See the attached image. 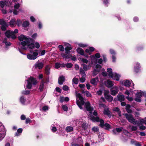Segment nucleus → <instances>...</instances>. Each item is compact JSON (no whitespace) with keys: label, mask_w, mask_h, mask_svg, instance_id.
<instances>
[{"label":"nucleus","mask_w":146,"mask_h":146,"mask_svg":"<svg viewBox=\"0 0 146 146\" xmlns=\"http://www.w3.org/2000/svg\"><path fill=\"white\" fill-rule=\"evenodd\" d=\"M84 107L90 113L89 117L90 119L93 121H99L100 123V126L106 129H108L110 128V126L109 124L106 123L104 124V122L103 120L100 119L98 117H95L93 115L91 114L92 113V111L94 110V108L93 107L90 106V103L89 102H86L84 104Z\"/></svg>","instance_id":"obj_1"},{"label":"nucleus","mask_w":146,"mask_h":146,"mask_svg":"<svg viewBox=\"0 0 146 146\" xmlns=\"http://www.w3.org/2000/svg\"><path fill=\"white\" fill-rule=\"evenodd\" d=\"M18 38L19 40L22 41L19 44V46L22 50H25L28 48L32 49L34 48L35 45L32 43V39L30 38H27L24 35H21Z\"/></svg>","instance_id":"obj_2"},{"label":"nucleus","mask_w":146,"mask_h":146,"mask_svg":"<svg viewBox=\"0 0 146 146\" xmlns=\"http://www.w3.org/2000/svg\"><path fill=\"white\" fill-rule=\"evenodd\" d=\"M26 82L24 85L25 89H30L33 86L37 84L35 79L32 77H30L26 81Z\"/></svg>","instance_id":"obj_3"},{"label":"nucleus","mask_w":146,"mask_h":146,"mask_svg":"<svg viewBox=\"0 0 146 146\" xmlns=\"http://www.w3.org/2000/svg\"><path fill=\"white\" fill-rule=\"evenodd\" d=\"M76 103L80 109H82V106L84 105V102L83 98L79 93H76Z\"/></svg>","instance_id":"obj_4"},{"label":"nucleus","mask_w":146,"mask_h":146,"mask_svg":"<svg viewBox=\"0 0 146 146\" xmlns=\"http://www.w3.org/2000/svg\"><path fill=\"white\" fill-rule=\"evenodd\" d=\"M38 50H36L32 52L30 51V53L28 54L27 55V58L29 60H34L37 58V56L38 55Z\"/></svg>","instance_id":"obj_5"},{"label":"nucleus","mask_w":146,"mask_h":146,"mask_svg":"<svg viewBox=\"0 0 146 146\" xmlns=\"http://www.w3.org/2000/svg\"><path fill=\"white\" fill-rule=\"evenodd\" d=\"M125 116L127 120L130 123H132L134 125H136L137 123V121L133 117V115L131 114L125 113Z\"/></svg>","instance_id":"obj_6"},{"label":"nucleus","mask_w":146,"mask_h":146,"mask_svg":"<svg viewBox=\"0 0 146 146\" xmlns=\"http://www.w3.org/2000/svg\"><path fill=\"white\" fill-rule=\"evenodd\" d=\"M6 130L1 123H0V141H1L5 137Z\"/></svg>","instance_id":"obj_7"},{"label":"nucleus","mask_w":146,"mask_h":146,"mask_svg":"<svg viewBox=\"0 0 146 146\" xmlns=\"http://www.w3.org/2000/svg\"><path fill=\"white\" fill-rule=\"evenodd\" d=\"M100 55L99 53H96L94 55L90 56V58L92 64H96L98 62L97 59L100 58Z\"/></svg>","instance_id":"obj_8"},{"label":"nucleus","mask_w":146,"mask_h":146,"mask_svg":"<svg viewBox=\"0 0 146 146\" xmlns=\"http://www.w3.org/2000/svg\"><path fill=\"white\" fill-rule=\"evenodd\" d=\"M102 66L98 64H97L96 66V68L93 70L92 75L93 76H95L97 75L99 72Z\"/></svg>","instance_id":"obj_9"},{"label":"nucleus","mask_w":146,"mask_h":146,"mask_svg":"<svg viewBox=\"0 0 146 146\" xmlns=\"http://www.w3.org/2000/svg\"><path fill=\"white\" fill-rule=\"evenodd\" d=\"M5 35L8 38L15 39L16 37L12 31H8L5 33Z\"/></svg>","instance_id":"obj_10"},{"label":"nucleus","mask_w":146,"mask_h":146,"mask_svg":"<svg viewBox=\"0 0 146 146\" xmlns=\"http://www.w3.org/2000/svg\"><path fill=\"white\" fill-rule=\"evenodd\" d=\"M141 70V66L139 63L136 62L134 64V70L135 72L138 73Z\"/></svg>","instance_id":"obj_11"},{"label":"nucleus","mask_w":146,"mask_h":146,"mask_svg":"<svg viewBox=\"0 0 146 146\" xmlns=\"http://www.w3.org/2000/svg\"><path fill=\"white\" fill-rule=\"evenodd\" d=\"M118 92V88L116 86H113L110 90V94L113 96L115 95Z\"/></svg>","instance_id":"obj_12"},{"label":"nucleus","mask_w":146,"mask_h":146,"mask_svg":"<svg viewBox=\"0 0 146 146\" xmlns=\"http://www.w3.org/2000/svg\"><path fill=\"white\" fill-rule=\"evenodd\" d=\"M43 66L44 63L43 62H38L35 64L34 67L36 69H41L43 67Z\"/></svg>","instance_id":"obj_13"},{"label":"nucleus","mask_w":146,"mask_h":146,"mask_svg":"<svg viewBox=\"0 0 146 146\" xmlns=\"http://www.w3.org/2000/svg\"><path fill=\"white\" fill-rule=\"evenodd\" d=\"M1 24L2 25L1 29L2 30L5 31L6 30V28L7 27V24L3 19L0 20Z\"/></svg>","instance_id":"obj_14"},{"label":"nucleus","mask_w":146,"mask_h":146,"mask_svg":"<svg viewBox=\"0 0 146 146\" xmlns=\"http://www.w3.org/2000/svg\"><path fill=\"white\" fill-rule=\"evenodd\" d=\"M120 77V76L119 74L116 73H113L112 75L110 76L113 79L117 81L119 80V78Z\"/></svg>","instance_id":"obj_15"},{"label":"nucleus","mask_w":146,"mask_h":146,"mask_svg":"<svg viewBox=\"0 0 146 146\" xmlns=\"http://www.w3.org/2000/svg\"><path fill=\"white\" fill-rule=\"evenodd\" d=\"M69 52H70L65 51V53H62L61 55L64 58H68L72 56V55L70 54Z\"/></svg>","instance_id":"obj_16"},{"label":"nucleus","mask_w":146,"mask_h":146,"mask_svg":"<svg viewBox=\"0 0 146 146\" xmlns=\"http://www.w3.org/2000/svg\"><path fill=\"white\" fill-rule=\"evenodd\" d=\"M64 44L66 47L65 48V51L69 52V51L71 50L72 48V46L69 43L64 42Z\"/></svg>","instance_id":"obj_17"},{"label":"nucleus","mask_w":146,"mask_h":146,"mask_svg":"<svg viewBox=\"0 0 146 146\" xmlns=\"http://www.w3.org/2000/svg\"><path fill=\"white\" fill-rule=\"evenodd\" d=\"M132 83L133 85V82L131 81H130L128 80H126L123 81L122 84L125 86L128 87L130 86V85Z\"/></svg>","instance_id":"obj_18"},{"label":"nucleus","mask_w":146,"mask_h":146,"mask_svg":"<svg viewBox=\"0 0 146 146\" xmlns=\"http://www.w3.org/2000/svg\"><path fill=\"white\" fill-rule=\"evenodd\" d=\"M146 121L145 119V117L144 118H140L139 119V121H137V123L136 124L138 126H140V125H142L143 124H145L146 125Z\"/></svg>","instance_id":"obj_19"},{"label":"nucleus","mask_w":146,"mask_h":146,"mask_svg":"<svg viewBox=\"0 0 146 146\" xmlns=\"http://www.w3.org/2000/svg\"><path fill=\"white\" fill-rule=\"evenodd\" d=\"M99 82L98 78V77L92 79L90 80V83L96 86Z\"/></svg>","instance_id":"obj_20"},{"label":"nucleus","mask_w":146,"mask_h":146,"mask_svg":"<svg viewBox=\"0 0 146 146\" xmlns=\"http://www.w3.org/2000/svg\"><path fill=\"white\" fill-rule=\"evenodd\" d=\"M106 86L108 88H111L113 86V82L110 80H108L105 83Z\"/></svg>","instance_id":"obj_21"},{"label":"nucleus","mask_w":146,"mask_h":146,"mask_svg":"<svg viewBox=\"0 0 146 146\" xmlns=\"http://www.w3.org/2000/svg\"><path fill=\"white\" fill-rule=\"evenodd\" d=\"M20 5L19 3L16 4L14 5L15 9L13 10V14L15 15H17L19 13V11H17L16 9H18Z\"/></svg>","instance_id":"obj_22"},{"label":"nucleus","mask_w":146,"mask_h":146,"mask_svg":"<svg viewBox=\"0 0 146 146\" xmlns=\"http://www.w3.org/2000/svg\"><path fill=\"white\" fill-rule=\"evenodd\" d=\"M79 123L81 125L82 128L83 129H86L87 128V126L86 123L83 121L82 119H81L80 120Z\"/></svg>","instance_id":"obj_23"},{"label":"nucleus","mask_w":146,"mask_h":146,"mask_svg":"<svg viewBox=\"0 0 146 146\" xmlns=\"http://www.w3.org/2000/svg\"><path fill=\"white\" fill-rule=\"evenodd\" d=\"M76 51L78 54H80L82 56H86L85 55H84V51L83 50V49H82L81 48L79 47H78L76 49Z\"/></svg>","instance_id":"obj_24"},{"label":"nucleus","mask_w":146,"mask_h":146,"mask_svg":"<svg viewBox=\"0 0 146 146\" xmlns=\"http://www.w3.org/2000/svg\"><path fill=\"white\" fill-rule=\"evenodd\" d=\"M143 95L145 96H146V92H143L141 91H140L137 92L135 94L136 96H137L138 97H140L141 98Z\"/></svg>","instance_id":"obj_25"},{"label":"nucleus","mask_w":146,"mask_h":146,"mask_svg":"<svg viewBox=\"0 0 146 146\" xmlns=\"http://www.w3.org/2000/svg\"><path fill=\"white\" fill-rule=\"evenodd\" d=\"M65 77L63 76H60L58 78V82L60 85L62 84L65 81Z\"/></svg>","instance_id":"obj_26"},{"label":"nucleus","mask_w":146,"mask_h":146,"mask_svg":"<svg viewBox=\"0 0 146 146\" xmlns=\"http://www.w3.org/2000/svg\"><path fill=\"white\" fill-rule=\"evenodd\" d=\"M104 114L107 115L108 116L110 117L111 116L110 112L108 110V108L107 107H106L104 108Z\"/></svg>","instance_id":"obj_27"},{"label":"nucleus","mask_w":146,"mask_h":146,"mask_svg":"<svg viewBox=\"0 0 146 146\" xmlns=\"http://www.w3.org/2000/svg\"><path fill=\"white\" fill-rule=\"evenodd\" d=\"M118 100L120 102L123 101L125 99L124 96L121 94L119 93L117 96Z\"/></svg>","instance_id":"obj_28"},{"label":"nucleus","mask_w":146,"mask_h":146,"mask_svg":"<svg viewBox=\"0 0 146 146\" xmlns=\"http://www.w3.org/2000/svg\"><path fill=\"white\" fill-rule=\"evenodd\" d=\"M95 50V48L93 47H91L89 48L86 49L85 50V52L87 53H88L90 55L91 54L92 52Z\"/></svg>","instance_id":"obj_29"},{"label":"nucleus","mask_w":146,"mask_h":146,"mask_svg":"<svg viewBox=\"0 0 146 146\" xmlns=\"http://www.w3.org/2000/svg\"><path fill=\"white\" fill-rule=\"evenodd\" d=\"M8 4L7 1H0V6L2 8L5 7Z\"/></svg>","instance_id":"obj_30"},{"label":"nucleus","mask_w":146,"mask_h":146,"mask_svg":"<svg viewBox=\"0 0 146 146\" xmlns=\"http://www.w3.org/2000/svg\"><path fill=\"white\" fill-rule=\"evenodd\" d=\"M131 106L127 104L126 106V110L127 112L129 113H131L132 112V110L130 109Z\"/></svg>","instance_id":"obj_31"},{"label":"nucleus","mask_w":146,"mask_h":146,"mask_svg":"<svg viewBox=\"0 0 146 146\" xmlns=\"http://www.w3.org/2000/svg\"><path fill=\"white\" fill-rule=\"evenodd\" d=\"M50 67L49 66H47L45 68V73L47 75H49L50 73Z\"/></svg>","instance_id":"obj_32"},{"label":"nucleus","mask_w":146,"mask_h":146,"mask_svg":"<svg viewBox=\"0 0 146 146\" xmlns=\"http://www.w3.org/2000/svg\"><path fill=\"white\" fill-rule=\"evenodd\" d=\"M44 83H45L44 81L42 80L39 89L40 91H42L43 90L44 86Z\"/></svg>","instance_id":"obj_33"},{"label":"nucleus","mask_w":146,"mask_h":146,"mask_svg":"<svg viewBox=\"0 0 146 146\" xmlns=\"http://www.w3.org/2000/svg\"><path fill=\"white\" fill-rule=\"evenodd\" d=\"M106 99L109 102H111L113 100V97L110 95L105 97Z\"/></svg>","instance_id":"obj_34"},{"label":"nucleus","mask_w":146,"mask_h":146,"mask_svg":"<svg viewBox=\"0 0 146 146\" xmlns=\"http://www.w3.org/2000/svg\"><path fill=\"white\" fill-rule=\"evenodd\" d=\"M123 129V128L121 127L120 128H116L115 129L113 130V131L114 134H115L116 133L115 132L116 131L117 132H120Z\"/></svg>","instance_id":"obj_35"},{"label":"nucleus","mask_w":146,"mask_h":146,"mask_svg":"<svg viewBox=\"0 0 146 146\" xmlns=\"http://www.w3.org/2000/svg\"><path fill=\"white\" fill-rule=\"evenodd\" d=\"M78 60L79 61L86 64L88 62V60L84 58H80L78 59Z\"/></svg>","instance_id":"obj_36"},{"label":"nucleus","mask_w":146,"mask_h":146,"mask_svg":"<svg viewBox=\"0 0 146 146\" xmlns=\"http://www.w3.org/2000/svg\"><path fill=\"white\" fill-rule=\"evenodd\" d=\"M16 24V21L15 19H12L10 22V25L11 27H13Z\"/></svg>","instance_id":"obj_37"},{"label":"nucleus","mask_w":146,"mask_h":146,"mask_svg":"<svg viewBox=\"0 0 146 146\" xmlns=\"http://www.w3.org/2000/svg\"><path fill=\"white\" fill-rule=\"evenodd\" d=\"M82 66L83 68L86 70H89L90 68V66L89 65H87L84 64H82Z\"/></svg>","instance_id":"obj_38"},{"label":"nucleus","mask_w":146,"mask_h":146,"mask_svg":"<svg viewBox=\"0 0 146 146\" xmlns=\"http://www.w3.org/2000/svg\"><path fill=\"white\" fill-rule=\"evenodd\" d=\"M131 143L133 144H134L136 146H141V144L139 142H137L133 140H131Z\"/></svg>","instance_id":"obj_39"},{"label":"nucleus","mask_w":146,"mask_h":146,"mask_svg":"<svg viewBox=\"0 0 146 146\" xmlns=\"http://www.w3.org/2000/svg\"><path fill=\"white\" fill-rule=\"evenodd\" d=\"M66 130L68 132H71L73 131V128L72 127L68 126L66 128Z\"/></svg>","instance_id":"obj_40"},{"label":"nucleus","mask_w":146,"mask_h":146,"mask_svg":"<svg viewBox=\"0 0 146 146\" xmlns=\"http://www.w3.org/2000/svg\"><path fill=\"white\" fill-rule=\"evenodd\" d=\"M23 129L21 128L19 129L17 131V132L15 134V136H19L20 135V134L21 133Z\"/></svg>","instance_id":"obj_41"},{"label":"nucleus","mask_w":146,"mask_h":146,"mask_svg":"<svg viewBox=\"0 0 146 146\" xmlns=\"http://www.w3.org/2000/svg\"><path fill=\"white\" fill-rule=\"evenodd\" d=\"M29 25V23L28 21H25L23 23L22 25L24 27H27Z\"/></svg>","instance_id":"obj_42"},{"label":"nucleus","mask_w":146,"mask_h":146,"mask_svg":"<svg viewBox=\"0 0 146 146\" xmlns=\"http://www.w3.org/2000/svg\"><path fill=\"white\" fill-rule=\"evenodd\" d=\"M107 72L109 73V76L110 77L113 73L112 72V70L111 68H108L107 69Z\"/></svg>","instance_id":"obj_43"},{"label":"nucleus","mask_w":146,"mask_h":146,"mask_svg":"<svg viewBox=\"0 0 146 146\" xmlns=\"http://www.w3.org/2000/svg\"><path fill=\"white\" fill-rule=\"evenodd\" d=\"M20 102L23 104H25L26 99L23 97H21L20 99Z\"/></svg>","instance_id":"obj_44"},{"label":"nucleus","mask_w":146,"mask_h":146,"mask_svg":"<svg viewBox=\"0 0 146 146\" xmlns=\"http://www.w3.org/2000/svg\"><path fill=\"white\" fill-rule=\"evenodd\" d=\"M77 44L80 47L82 48H84L87 47V44H84L82 43H77Z\"/></svg>","instance_id":"obj_45"},{"label":"nucleus","mask_w":146,"mask_h":146,"mask_svg":"<svg viewBox=\"0 0 146 146\" xmlns=\"http://www.w3.org/2000/svg\"><path fill=\"white\" fill-rule=\"evenodd\" d=\"M22 93L25 95H28L30 93V92L29 90H25L23 91L22 92Z\"/></svg>","instance_id":"obj_46"},{"label":"nucleus","mask_w":146,"mask_h":146,"mask_svg":"<svg viewBox=\"0 0 146 146\" xmlns=\"http://www.w3.org/2000/svg\"><path fill=\"white\" fill-rule=\"evenodd\" d=\"M80 73L81 74L82 77H84L85 76L86 74L84 71L82 69H80Z\"/></svg>","instance_id":"obj_47"},{"label":"nucleus","mask_w":146,"mask_h":146,"mask_svg":"<svg viewBox=\"0 0 146 146\" xmlns=\"http://www.w3.org/2000/svg\"><path fill=\"white\" fill-rule=\"evenodd\" d=\"M78 79L74 77L72 80V82L74 84H77L78 83Z\"/></svg>","instance_id":"obj_48"},{"label":"nucleus","mask_w":146,"mask_h":146,"mask_svg":"<svg viewBox=\"0 0 146 146\" xmlns=\"http://www.w3.org/2000/svg\"><path fill=\"white\" fill-rule=\"evenodd\" d=\"M131 127V129L132 131H135L137 129V127L136 125H133Z\"/></svg>","instance_id":"obj_49"},{"label":"nucleus","mask_w":146,"mask_h":146,"mask_svg":"<svg viewBox=\"0 0 146 146\" xmlns=\"http://www.w3.org/2000/svg\"><path fill=\"white\" fill-rule=\"evenodd\" d=\"M110 52L111 54L113 55H115L116 54V52L113 49H111L110 50Z\"/></svg>","instance_id":"obj_50"},{"label":"nucleus","mask_w":146,"mask_h":146,"mask_svg":"<svg viewBox=\"0 0 146 146\" xmlns=\"http://www.w3.org/2000/svg\"><path fill=\"white\" fill-rule=\"evenodd\" d=\"M49 109V107L47 106H44L42 108V110L44 111H46L48 110Z\"/></svg>","instance_id":"obj_51"},{"label":"nucleus","mask_w":146,"mask_h":146,"mask_svg":"<svg viewBox=\"0 0 146 146\" xmlns=\"http://www.w3.org/2000/svg\"><path fill=\"white\" fill-rule=\"evenodd\" d=\"M141 97H138L136 96V97L135 99V100L138 102H140L141 101V99H140Z\"/></svg>","instance_id":"obj_52"},{"label":"nucleus","mask_w":146,"mask_h":146,"mask_svg":"<svg viewBox=\"0 0 146 146\" xmlns=\"http://www.w3.org/2000/svg\"><path fill=\"white\" fill-rule=\"evenodd\" d=\"M58 47L60 50L62 51H63L64 50V48L63 46L62 45H59Z\"/></svg>","instance_id":"obj_53"},{"label":"nucleus","mask_w":146,"mask_h":146,"mask_svg":"<svg viewBox=\"0 0 146 146\" xmlns=\"http://www.w3.org/2000/svg\"><path fill=\"white\" fill-rule=\"evenodd\" d=\"M62 108L65 111H67L68 109L67 106L65 105H63Z\"/></svg>","instance_id":"obj_54"},{"label":"nucleus","mask_w":146,"mask_h":146,"mask_svg":"<svg viewBox=\"0 0 146 146\" xmlns=\"http://www.w3.org/2000/svg\"><path fill=\"white\" fill-rule=\"evenodd\" d=\"M62 89L64 90L67 91L68 90L69 88L67 86L65 85L63 86Z\"/></svg>","instance_id":"obj_55"},{"label":"nucleus","mask_w":146,"mask_h":146,"mask_svg":"<svg viewBox=\"0 0 146 146\" xmlns=\"http://www.w3.org/2000/svg\"><path fill=\"white\" fill-rule=\"evenodd\" d=\"M85 95L87 97H91L92 96L90 93L88 91H86V92Z\"/></svg>","instance_id":"obj_56"},{"label":"nucleus","mask_w":146,"mask_h":146,"mask_svg":"<svg viewBox=\"0 0 146 146\" xmlns=\"http://www.w3.org/2000/svg\"><path fill=\"white\" fill-rule=\"evenodd\" d=\"M109 93V91L107 90H105L104 91V94L105 96V97L106 96H108L109 95L108 94Z\"/></svg>","instance_id":"obj_57"},{"label":"nucleus","mask_w":146,"mask_h":146,"mask_svg":"<svg viewBox=\"0 0 146 146\" xmlns=\"http://www.w3.org/2000/svg\"><path fill=\"white\" fill-rule=\"evenodd\" d=\"M60 64L59 63H56L55 64V67L57 69L59 68L60 67Z\"/></svg>","instance_id":"obj_58"},{"label":"nucleus","mask_w":146,"mask_h":146,"mask_svg":"<svg viewBox=\"0 0 146 146\" xmlns=\"http://www.w3.org/2000/svg\"><path fill=\"white\" fill-rule=\"evenodd\" d=\"M66 66L68 68H70L72 66V64L71 63H68L66 65Z\"/></svg>","instance_id":"obj_59"},{"label":"nucleus","mask_w":146,"mask_h":146,"mask_svg":"<svg viewBox=\"0 0 146 146\" xmlns=\"http://www.w3.org/2000/svg\"><path fill=\"white\" fill-rule=\"evenodd\" d=\"M126 99L129 101L131 102L133 100V98L132 97H129L127 96L126 97Z\"/></svg>","instance_id":"obj_60"},{"label":"nucleus","mask_w":146,"mask_h":146,"mask_svg":"<svg viewBox=\"0 0 146 146\" xmlns=\"http://www.w3.org/2000/svg\"><path fill=\"white\" fill-rule=\"evenodd\" d=\"M17 25L18 26H19L22 23V21L19 19H18L17 21Z\"/></svg>","instance_id":"obj_61"},{"label":"nucleus","mask_w":146,"mask_h":146,"mask_svg":"<svg viewBox=\"0 0 146 146\" xmlns=\"http://www.w3.org/2000/svg\"><path fill=\"white\" fill-rule=\"evenodd\" d=\"M92 130L93 131H95L97 132L98 131V127H93L92 128Z\"/></svg>","instance_id":"obj_62"},{"label":"nucleus","mask_w":146,"mask_h":146,"mask_svg":"<svg viewBox=\"0 0 146 146\" xmlns=\"http://www.w3.org/2000/svg\"><path fill=\"white\" fill-rule=\"evenodd\" d=\"M139 126V128L140 130H143L145 129V127L143 125H140V126Z\"/></svg>","instance_id":"obj_63"},{"label":"nucleus","mask_w":146,"mask_h":146,"mask_svg":"<svg viewBox=\"0 0 146 146\" xmlns=\"http://www.w3.org/2000/svg\"><path fill=\"white\" fill-rule=\"evenodd\" d=\"M102 92L101 90H99L97 92V94L99 95H101L102 94Z\"/></svg>","instance_id":"obj_64"}]
</instances>
